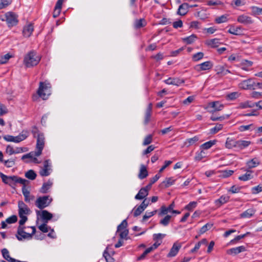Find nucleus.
<instances>
[{"instance_id": "nucleus-1", "label": "nucleus", "mask_w": 262, "mask_h": 262, "mask_svg": "<svg viewBox=\"0 0 262 262\" xmlns=\"http://www.w3.org/2000/svg\"><path fill=\"white\" fill-rule=\"evenodd\" d=\"M0 177L2 181L6 184L9 185L12 188H14L16 183L25 184L28 181L16 176H7L2 172L0 173Z\"/></svg>"}, {"instance_id": "nucleus-2", "label": "nucleus", "mask_w": 262, "mask_h": 262, "mask_svg": "<svg viewBox=\"0 0 262 262\" xmlns=\"http://www.w3.org/2000/svg\"><path fill=\"white\" fill-rule=\"evenodd\" d=\"M40 57L33 51L29 52L24 57V64L26 68L36 66L40 61Z\"/></svg>"}, {"instance_id": "nucleus-3", "label": "nucleus", "mask_w": 262, "mask_h": 262, "mask_svg": "<svg viewBox=\"0 0 262 262\" xmlns=\"http://www.w3.org/2000/svg\"><path fill=\"white\" fill-rule=\"evenodd\" d=\"M51 84L46 82H40L37 94L43 100H46L51 94Z\"/></svg>"}, {"instance_id": "nucleus-4", "label": "nucleus", "mask_w": 262, "mask_h": 262, "mask_svg": "<svg viewBox=\"0 0 262 262\" xmlns=\"http://www.w3.org/2000/svg\"><path fill=\"white\" fill-rule=\"evenodd\" d=\"M32 231L31 233H29L24 231L25 227L19 226L17 228V233L16 237L17 239L21 241L23 239H30L32 238V235H34L36 232L35 227L34 226L31 227Z\"/></svg>"}, {"instance_id": "nucleus-5", "label": "nucleus", "mask_w": 262, "mask_h": 262, "mask_svg": "<svg viewBox=\"0 0 262 262\" xmlns=\"http://www.w3.org/2000/svg\"><path fill=\"white\" fill-rule=\"evenodd\" d=\"M17 17V15L15 13L12 12H8L5 14V19L2 18V20L6 21L8 26L11 28L17 24L18 22Z\"/></svg>"}, {"instance_id": "nucleus-6", "label": "nucleus", "mask_w": 262, "mask_h": 262, "mask_svg": "<svg viewBox=\"0 0 262 262\" xmlns=\"http://www.w3.org/2000/svg\"><path fill=\"white\" fill-rule=\"evenodd\" d=\"M29 136V133L27 131L23 130L17 136L7 135L4 137V139L8 142H13L19 143L26 139Z\"/></svg>"}, {"instance_id": "nucleus-7", "label": "nucleus", "mask_w": 262, "mask_h": 262, "mask_svg": "<svg viewBox=\"0 0 262 262\" xmlns=\"http://www.w3.org/2000/svg\"><path fill=\"white\" fill-rule=\"evenodd\" d=\"M52 201V199L49 195L39 196L35 201V205L40 209H42L48 206Z\"/></svg>"}, {"instance_id": "nucleus-8", "label": "nucleus", "mask_w": 262, "mask_h": 262, "mask_svg": "<svg viewBox=\"0 0 262 262\" xmlns=\"http://www.w3.org/2000/svg\"><path fill=\"white\" fill-rule=\"evenodd\" d=\"M37 138L36 149L37 151H35V156L36 157L39 156L44 147L45 145V137L43 134H39Z\"/></svg>"}, {"instance_id": "nucleus-9", "label": "nucleus", "mask_w": 262, "mask_h": 262, "mask_svg": "<svg viewBox=\"0 0 262 262\" xmlns=\"http://www.w3.org/2000/svg\"><path fill=\"white\" fill-rule=\"evenodd\" d=\"M255 82L252 79L242 81L239 84V87L244 90H254Z\"/></svg>"}, {"instance_id": "nucleus-10", "label": "nucleus", "mask_w": 262, "mask_h": 262, "mask_svg": "<svg viewBox=\"0 0 262 262\" xmlns=\"http://www.w3.org/2000/svg\"><path fill=\"white\" fill-rule=\"evenodd\" d=\"M36 213L37 216H40L44 223H48L53 217L52 214L46 210H43L41 211L36 210Z\"/></svg>"}, {"instance_id": "nucleus-11", "label": "nucleus", "mask_w": 262, "mask_h": 262, "mask_svg": "<svg viewBox=\"0 0 262 262\" xmlns=\"http://www.w3.org/2000/svg\"><path fill=\"white\" fill-rule=\"evenodd\" d=\"M18 215L19 216L22 215H28L30 213V210L27 205H26L23 201H20L18 203Z\"/></svg>"}, {"instance_id": "nucleus-12", "label": "nucleus", "mask_w": 262, "mask_h": 262, "mask_svg": "<svg viewBox=\"0 0 262 262\" xmlns=\"http://www.w3.org/2000/svg\"><path fill=\"white\" fill-rule=\"evenodd\" d=\"M50 163L49 160H46L44 162L43 167L39 171V174L42 177H46L50 175L51 171V168H50Z\"/></svg>"}, {"instance_id": "nucleus-13", "label": "nucleus", "mask_w": 262, "mask_h": 262, "mask_svg": "<svg viewBox=\"0 0 262 262\" xmlns=\"http://www.w3.org/2000/svg\"><path fill=\"white\" fill-rule=\"evenodd\" d=\"M213 63L211 61H207L195 66V69L198 71H206L211 69L213 67Z\"/></svg>"}, {"instance_id": "nucleus-14", "label": "nucleus", "mask_w": 262, "mask_h": 262, "mask_svg": "<svg viewBox=\"0 0 262 262\" xmlns=\"http://www.w3.org/2000/svg\"><path fill=\"white\" fill-rule=\"evenodd\" d=\"M246 250L244 246L232 248L227 250V253L229 255H236Z\"/></svg>"}, {"instance_id": "nucleus-15", "label": "nucleus", "mask_w": 262, "mask_h": 262, "mask_svg": "<svg viewBox=\"0 0 262 262\" xmlns=\"http://www.w3.org/2000/svg\"><path fill=\"white\" fill-rule=\"evenodd\" d=\"M237 20L238 23L245 25H250L253 23V20L251 17L244 14L238 16Z\"/></svg>"}, {"instance_id": "nucleus-16", "label": "nucleus", "mask_w": 262, "mask_h": 262, "mask_svg": "<svg viewBox=\"0 0 262 262\" xmlns=\"http://www.w3.org/2000/svg\"><path fill=\"white\" fill-rule=\"evenodd\" d=\"M164 82L167 84H171L177 86H179L181 84L184 83L183 79H180L179 78H169L167 79L164 80Z\"/></svg>"}, {"instance_id": "nucleus-17", "label": "nucleus", "mask_w": 262, "mask_h": 262, "mask_svg": "<svg viewBox=\"0 0 262 262\" xmlns=\"http://www.w3.org/2000/svg\"><path fill=\"white\" fill-rule=\"evenodd\" d=\"M2 254L3 257L9 262H27L17 260L15 258L11 257L9 255V251L6 248L3 249L2 250Z\"/></svg>"}, {"instance_id": "nucleus-18", "label": "nucleus", "mask_w": 262, "mask_h": 262, "mask_svg": "<svg viewBox=\"0 0 262 262\" xmlns=\"http://www.w3.org/2000/svg\"><path fill=\"white\" fill-rule=\"evenodd\" d=\"M181 247V245L177 244V243H174L171 248L169 252L167 254V256L168 257H171L175 256L177 253H178Z\"/></svg>"}, {"instance_id": "nucleus-19", "label": "nucleus", "mask_w": 262, "mask_h": 262, "mask_svg": "<svg viewBox=\"0 0 262 262\" xmlns=\"http://www.w3.org/2000/svg\"><path fill=\"white\" fill-rule=\"evenodd\" d=\"M34 30V27L32 24H29L24 27L23 33L25 37H30Z\"/></svg>"}, {"instance_id": "nucleus-20", "label": "nucleus", "mask_w": 262, "mask_h": 262, "mask_svg": "<svg viewBox=\"0 0 262 262\" xmlns=\"http://www.w3.org/2000/svg\"><path fill=\"white\" fill-rule=\"evenodd\" d=\"M246 173L240 176L238 179L242 181H246L251 180L253 178V171L250 169L246 170Z\"/></svg>"}, {"instance_id": "nucleus-21", "label": "nucleus", "mask_w": 262, "mask_h": 262, "mask_svg": "<svg viewBox=\"0 0 262 262\" xmlns=\"http://www.w3.org/2000/svg\"><path fill=\"white\" fill-rule=\"evenodd\" d=\"M189 5L187 3H183L181 5L178 10L177 14L179 15L184 16L188 11Z\"/></svg>"}, {"instance_id": "nucleus-22", "label": "nucleus", "mask_w": 262, "mask_h": 262, "mask_svg": "<svg viewBox=\"0 0 262 262\" xmlns=\"http://www.w3.org/2000/svg\"><path fill=\"white\" fill-rule=\"evenodd\" d=\"M230 199V196L228 195H222L219 199L215 201V205L220 207L222 205L227 203Z\"/></svg>"}, {"instance_id": "nucleus-23", "label": "nucleus", "mask_w": 262, "mask_h": 262, "mask_svg": "<svg viewBox=\"0 0 262 262\" xmlns=\"http://www.w3.org/2000/svg\"><path fill=\"white\" fill-rule=\"evenodd\" d=\"M174 207V204L173 202L170 204L168 207H166L165 206H161L159 215L162 216L166 214L168 212H171Z\"/></svg>"}, {"instance_id": "nucleus-24", "label": "nucleus", "mask_w": 262, "mask_h": 262, "mask_svg": "<svg viewBox=\"0 0 262 262\" xmlns=\"http://www.w3.org/2000/svg\"><path fill=\"white\" fill-rule=\"evenodd\" d=\"M251 144V142L246 140H237L236 148L238 149H243L247 147Z\"/></svg>"}, {"instance_id": "nucleus-25", "label": "nucleus", "mask_w": 262, "mask_h": 262, "mask_svg": "<svg viewBox=\"0 0 262 262\" xmlns=\"http://www.w3.org/2000/svg\"><path fill=\"white\" fill-rule=\"evenodd\" d=\"M148 194L147 190L145 188H142L136 195L135 199L136 200H142L147 196Z\"/></svg>"}, {"instance_id": "nucleus-26", "label": "nucleus", "mask_w": 262, "mask_h": 262, "mask_svg": "<svg viewBox=\"0 0 262 262\" xmlns=\"http://www.w3.org/2000/svg\"><path fill=\"white\" fill-rule=\"evenodd\" d=\"M237 140H235L232 138H227L225 143V146L226 148L231 149L232 148H236Z\"/></svg>"}, {"instance_id": "nucleus-27", "label": "nucleus", "mask_w": 262, "mask_h": 262, "mask_svg": "<svg viewBox=\"0 0 262 262\" xmlns=\"http://www.w3.org/2000/svg\"><path fill=\"white\" fill-rule=\"evenodd\" d=\"M148 176V171L146 167L143 164L141 165L140 171L138 174V178L142 180L146 178Z\"/></svg>"}, {"instance_id": "nucleus-28", "label": "nucleus", "mask_w": 262, "mask_h": 262, "mask_svg": "<svg viewBox=\"0 0 262 262\" xmlns=\"http://www.w3.org/2000/svg\"><path fill=\"white\" fill-rule=\"evenodd\" d=\"M215 71L217 74H221L223 76L231 73L229 70L226 69L224 66L221 65L217 66L215 67Z\"/></svg>"}, {"instance_id": "nucleus-29", "label": "nucleus", "mask_w": 262, "mask_h": 262, "mask_svg": "<svg viewBox=\"0 0 262 262\" xmlns=\"http://www.w3.org/2000/svg\"><path fill=\"white\" fill-rule=\"evenodd\" d=\"M242 28L241 27H231L228 30V32L231 34L239 35L242 34Z\"/></svg>"}, {"instance_id": "nucleus-30", "label": "nucleus", "mask_w": 262, "mask_h": 262, "mask_svg": "<svg viewBox=\"0 0 262 262\" xmlns=\"http://www.w3.org/2000/svg\"><path fill=\"white\" fill-rule=\"evenodd\" d=\"M260 162L257 158H255L251 160L247 161L246 164L248 167L249 169L254 168L259 165Z\"/></svg>"}, {"instance_id": "nucleus-31", "label": "nucleus", "mask_w": 262, "mask_h": 262, "mask_svg": "<svg viewBox=\"0 0 262 262\" xmlns=\"http://www.w3.org/2000/svg\"><path fill=\"white\" fill-rule=\"evenodd\" d=\"M221 43L220 39L217 38H213L208 40L206 41V44L211 48H216Z\"/></svg>"}, {"instance_id": "nucleus-32", "label": "nucleus", "mask_w": 262, "mask_h": 262, "mask_svg": "<svg viewBox=\"0 0 262 262\" xmlns=\"http://www.w3.org/2000/svg\"><path fill=\"white\" fill-rule=\"evenodd\" d=\"M209 105L211 107L213 108V111H221L224 107L223 105L219 101H215V102H211L209 104Z\"/></svg>"}, {"instance_id": "nucleus-33", "label": "nucleus", "mask_w": 262, "mask_h": 262, "mask_svg": "<svg viewBox=\"0 0 262 262\" xmlns=\"http://www.w3.org/2000/svg\"><path fill=\"white\" fill-rule=\"evenodd\" d=\"M200 139V137L198 136H195L191 138H189L186 140L185 142V145L188 147L191 145L194 144Z\"/></svg>"}, {"instance_id": "nucleus-34", "label": "nucleus", "mask_w": 262, "mask_h": 262, "mask_svg": "<svg viewBox=\"0 0 262 262\" xmlns=\"http://www.w3.org/2000/svg\"><path fill=\"white\" fill-rule=\"evenodd\" d=\"M29 183L27 182L25 183V184L23 185V187L22 188V192L23 193V195L25 197V201L26 202H30V192L26 189V185Z\"/></svg>"}, {"instance_id": "nucleus-35", "label": "nucleus", "mask_w": 262, "mask_h": 262, "mask_svg": "<svg viewBox=\"0 0 262 262\" xmlns=\"http://www.w3.org/2000/svg\"><path fill=\"white\" fill-rule=\"evenodd\" d=\"M250 232H248L245 234L236 236L234 239L230 241L229 244L234 245L236 244L240 239L245 237L248 234H249Z\"/></svg>"}, {"instance_id": "nucleus-36", "label": "nucleus", "mask_w": 262, "mask_h": 262, "mask_svg": "<svg viewBox=\"0 0 262 262\" xmlns=\"http://www.w3.org/2000/svg\"><path fill=\"white\" fill-rule=\"evenodd\" d=\"M52 185V183L50 181H48L46 183H44L40 188V192L45 193H47L48 190L50 188Z\"/></svg>"}, {"instance_id": "nucleus-37", "label": "nucleus", "mask_w": 262, "mask_h": 262, "mask_svg": "<svg viewBox=\"0 0 262 262\" xmlns=\"http://www.w3.org/2000/svg\"><path fill=\"white\" fill-rule=\"evenodd\" d=\"M216 142V140H210L202 144L201 146V148H202L203 149H208L211 148L213 145H214Z\"/></svg>"}, {"instance_id": "nucleus-38", "label": "nucleus", "mask_w": 262, "mask_h": 262, "mask_svg": "<svg viewBox=\"0 0 262 262\" xmlns=\"http://www.w3.org/2000/svg\"><path fill=\"white\" fill-rule=\"evenodd\" d=\"M4 163L5 166L8 168H11L13 167L15 164V159L11 158L7 160H4L2 162Z\"/></svg>"}, {"instance_id": "nucleus-39", "label": "nucleus", "mask_w": 262, "mask_h": 262, "mask_svg": "<svg viewBox=\"0 0 262 262\" xmlns=\"http://www.w3.org/2000/svg\"><path fill=\"white\" fill-rule=\"evenodd\" d=\"M36 176V173L33 170H29L25 173V177L31 180H35Z\"/></svg>"}, {"instance_id": "nucleus-40", "label": "nucleus", "mask_w": 262, "mask_h": 262, "mask_svg": "<svg viewBox=\"0 0 262 262\" xmlns=\"http://www.w3.org/2000/svg\"><path fill=\"white\" fill-rule=\"evenodd\" d=\"M213 226V224L211 223H207L204 226H203L200 230L199 233V235L205 233L208 230L211 228Z\"/></svg>"}, {"instance_id": "nucleus-41", "label": "nucleus", "mask_w": 262, "mask_h": 262, "mask_svg": "<svg viewBox=\"0 0 262 262\" xmlns=\"http://www.w3.org/2000/svg\"><path fill=\"white\" fill-rule=\"evenodd\" d=\"M196 38V36L194 34H192L189 36L183 38V40L187 44H191L194 41Z\"/></svg>"}, {"instance_id": "nucleus-42", "label": "nucleus", "mask_w": 262, "mask_h": 262, "mask_svg": "<svg viewBox=\"0 0 262 262\" xmlns=\"http://www.w3.org/2000/svg\"><path fill=\"white\" fill-rule=\"evenodd\" d=\"M107 249H108V248H106V249L103 252V256L105 259V260L106 261V262H114V259L108 253V252L107 251Z\"/></svg>"}, {"instance_id": "nucleus-43", "label": "nucleus", "mask_w": 262, "mask_h": 262, "mask_svg": "<svg viewBox=\"0 0 262 262\" xmlns=\"http://www.w3.org/2000/svg\"><path fill=\"white\" fill-rule=\"evenodd\" d=\"M145 25V20L143 18L136 20L134 24V26L136 29H139L144 27Z\"/></svg>"}, {"instance_id": "nucleus-44", "label": "nucleus", "mask_w": 262, "mask_h": 262, "mask_svg": "<svg viewBox=\"0 0 262 262\" xmlns=\"http://www.w3.org/2000/svg\"><path fill=\"white\" fill-rule=\"evenodd\" d=\"M175 180L173 178H167L163 182V184L164 185L165 187H168L170 186L173 185L174 183Z\"/></svg>"}, {"instance_id": "nucleus-45", "label": "nucleus", "mask_w": 262, "mask_h": 262, "mask_svg": "<svg viewBox=\"0 0 262 262\" xmlns=\"http://www.w3.org/2000/svg\"><path fill=\"white\" fill-rule=\"evenodd\" d=\"M171 217V215H167L166 216H165L164 217V219L160 220V224L164 226H167L170 222Z\"/></svg>"}, {"instance_id": "nucleus-46", "label": "nucleus", "mask_w": 262, "mask_h": 262, "mask_svg": "<svg viewBox=\"0 0 262 262\" xmlns=\"http://www.w3.org/2000/svg\"><path fill=\"white\" fill-rule=\"evenodd\" d=\"M223 128L222 124H217L214 127L210 129V133L212 134H215Z\"/></svg>"}, {"instance_id": "nucleus-47", "label": "nucleus", "mask_w": 262, "mask_h": 262, "mask_svg": "<svg viewBox=\"0 0 262 262\" xmlns=\"http://www.w3.org/2000/svg\"><path fill=\"white\" fill-rule=\"evenodd\" d=\"M252 10V14L253 15H259L262 14V8H259L256 6H252L251 7Z\"/></svg>"}, {"instance_id": "nucleus-48", "label": "nucleus", "mask_w": 262, "mask_h": 262, "mask_svg": "<svg viewBox=\"0 0 262 262\" xmlns=\"http://www.w3.org/2000/svg\"><path fill=\"white\" fill-rule=\"evenodd\" d=\"M12 57V55L7 53L5 55L0 57V64H5L7 62L8 60Z\"/></svg>"}, {"instance_id": "nucleus-49", "label": "nucleus", "mask_w": 262, "mask_h": 262, "mask_svg": "<svg viewBox=\"0 0 262 262\" xmlns=\"http://www.w3.org/2000/svg\"><path fill=\"white\" fill-rule=\"evenodd\" d=\"M157 212V210H155L151 212H146L145 214L143 215L142 218V222H144L150 217L154 215L156 212Z\"/></svg>"}, {"instance_id": "nucleus-50", "label": "nucleus", "mask_w": 262, "mask_h": 262, "mask_svg": "<svg viewBox=\"0 0 262 262\" xmlns=\"http://www.w3.org/2000/svg\"><path fill=\"white\" fill-rule=\"evenodd\" d=\"M144 210L142 208V207L140 206V205L136 208L135 207L133 211H134L133 214L135 217H137L140 215L141 213L144 211Z\"/></svg>"}, {"instance_id": "nucleus-51", "label": "nucleus", "mask_w": 262, "mask_h": 262, "mask_svg": "<svg viewBox=\"0 0 262 262\" xmlns=\"http://www.w3.org/2000/svg\"><path fill=\"white\" fill-rule=\"evenodd\" d=\"M255 106V103L253 102L247 101L242 103L239 105V107L242 108H246L248 107H253Z\"/></svg>"}, {"instance_id": "nucleus-52", "label": "nucleus", "mask_w": 262, "mask_h": 262, "mask_svg": "<svg viewBox=\"0 0 262 262\" xmlns=\"http://www.w3.org/2000/svg\"><path fill=\"white\" fill-rule=\"evenodd\" d=\"M204 53L203 52H198L196 54H194L192 56V60L194 61H198L201 59H202L204 57Z\"/></svg>"}, {"instance_id": "nucleus-53", "label": "nucleus", "mask_w": 262, "mask_h": 262, "mask_svg": "<svg viewBox=\"0 0 262 262\" xmlns=\"http://www.w3.org/2000/svg\"><path fill=\"white\" fill-rule=\"evenodd\" d=\"M239 94L237 92H232L228 94L226 96V98L229 100H233L238 98Z\"/></svg>"}, {"instance_id": "nucleus-54", "label": "nucleus", "mask_w": 262, "mask_h": 262, "mask_svg": "<svg viewBox=\"0 0 262 262\" xmlns=\"http://www.w3.org/2000/svg\"><path fill=\"white\" fill-rule=\"evenodd\" d=\"M227 21V16L223 15L220 17H217L215 19V21L217 24H221L225 23Z\"/></svg>"}, {"instance_id": "nucleus-55", "label": "nucleus", "mask_w": 262, "mask_h": 262, "mask_svg": "<svg viewBox=\"0 0 262 262\" xmlns=\"http://www.w3.org/2000/svg\"><path fill=\"white\" fill-rule=\"evenodd\" d=\"M262 191V185L260 184L257 186H255L252 188L251 192L252 194H257L260 192Z\"/></svg>"}, {"instance_id": "nucleus-56", "label": "nucleus", "mask_w": 262, "mask_h": 262, "mask_svg": "<svg viewBox=\"0 0 262 262\" xmlns=\"http://www.w3.org/2000/svg\"><path fill=\"white\" fill-rule=\"evenodd\" d=\"M47 223H43L38 227L39 229L43 233L48 232L49 231V229H50V227L48 226Z\"/></svg>"}, {"instance_id": "nucleus-57", "label": "nucleus", "mask_w": 262, "mask_h": 262, "mask_svg": "<svg viewBox=\"0 0 262 262\" xmlns=\"http://www.w3.org/2000/svg\"><path fill=\"white\" fill-rule=\"evenodd\" d=\"M127 223L126 220H124L121 223L118 225L117 227V231H121L123 230H126L125 228L127 227Z\"/></svg>"}, {"instance_id": "nucleus-58", "label": "nucleus", "mask_w": 262, "mask_h": 262, "mask_svg": "<svg viewBox=\"0 0 262 262\" xmlns=\"http://www.w3.org/2000/svg\"><path fill=\"white\" fill-rule=\"evenodd\" d=\"M242 187L237 186L236 185H233L228 190V192H231L232 193H236L239 192L241 189Z\"/></svg>"}, {"instance_id": "nucleus-59", "label": "nucleus", "mask_w": 262, "mask_h": 262, "mask_svg": "<svg viewBox=\"0 0 262 262\" xmlns=\"http://www.w3.org/2000/svg\"><path fill=\"white\" fill-rule=\"evenodd\" d=\"M17 221V217L15 215H13L6 220V222L7 224H13L16 222Z\"/></svg>"}, {"instance_id": "nucleus-60", "label": "nucleus", "mask_w": 262, "mask_h": 262, "mask_svg": "<svg viewBox=\"0 0 262 262\" xmlns=\"http://www.w3.org/2000/svg\"><path fill=\"white\" fill-rule=\"evenodd\" d=\"M152 140V136L151 135H147L144 139L143 145L145 146L151 143Z\"/></svg>"}, {"instance_id": "nucleus-61", "label": "nucleus", "mask_w": 262, "mask_h": 262, "mask_svg": "<svg viewBox=\"0 0 262 262\" xmlns=\"http://www.w3.org/2000/svg\"><path fill=\"white\" fill-rule=\"evenodd\" d=\"M205 157V153L203 150L196 153L195 160L196 161H200Z\"/></svg>"}, {"instance_id": "nucleus-62", "label": "nucleus", "mask_w": 262, "mask_h": 262, "mask_svg": "<svg viewBox=\"0 0 262 262\" xmlns=\"http://www.w3.org/2000/svg\"><path fill=\"white\" fill-rule=\"evenodd\" d=\"M11 3V0H1L0 1V10L2 9Z\"/></svg>"}, {"instance_id": "nucleus-63", "label": "nucleus", "mask_w": 262, "mask_h": 262, "mask_svg": "<svg viewBox=\"0 0 262 262\" xmlns=\"http://www.w3.org/2000/svg\"><path fill=\"white\" fill-rule=\"evenodd\" d=\"M196 202H191L187 205L186 206L185 209L189 211L192 210L193 209L196 207Z\"/></svg>"}, {"instance_id": "nucleus-64", "label": "nucleus", "mask_w": 262, "mask_h": 262, "mask_svg": "<svg viewBox=\"0 0 262 262\" xmlns=\"http://www.w3.org/2000/svg\"><path fill=\"white\" fill-rule=\"evenodd\" d=\"M253 124H250L246 125H241L239 127L238 130L240 132H245L246 130H248L251 129V127H253Z\"/></svg>"}]
</instances>
